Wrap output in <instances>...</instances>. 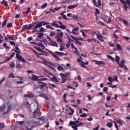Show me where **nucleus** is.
I'll use <instances>...</instances> for the list:
<instances>
[{
	"mask_svg": "<svg viewBox=\"0 0 130 130\" xmlns=\"http://www.w3.org/2000/svg\"><path fill=\"white\" fill-rule=\"evenodd\" d=\"M79 122H80V121L79 120H76V121H70L69 122V124H70V125H77Z\"/></svg>",
	"mask_w": 130,
	"mask_h": 130,
	"instance_id": "obj_9",
	"label": "nucleus"
},
{
	"mask_svg": "<svg viewBox=\"0 0 130 130\" xmlns=\"http://www.w3.org/2000/svg\"><path fill=\"white\" fill-rule=\"evenodd\" d=\"M74 50V53L75 54H76L77 56H79V55H80V53H79V50H78V48H77V47H75Z\"/></svg>",
	"mask_w": 130,
	"mask_h": 130,
	"instance_id": "obj_20",
	"label": "nucleus"
},
{
	"mask_svg": "<svg viewBox=\"0 0 130 130\" xmlns=\"http://www.w3.org/2000/svg\"><path fill=\"white\" fill-rule=\"evenodd\" d=\"M96 38L99 39V40H100L102 42H104V40H103V36L101 35H98L96 36Z\"/></svg>",
	"mask_w": 130,
	"mask_h": 130,
	"instance_id": "obj_12",
	"label": "nucleus"
},
{
	"mask_svg": "<svg viewBox=\"0 0 130 130\" xmlns=\"http://www.w3.org/2000/svg\"><path fill=\"white\" fill-rule=\"evenodd\" d=\"M78 5H70L68 6V9L69 10H72L73 9H75V8H76V7H77Z\"/></svg>",
	"mask_w": 130,
	"mask_h": 130,
	"instance_id": "obj_22",
	"label": "nucleus"
},
{
	"mask_svg": "<svg viewBox=\"0 0 130 130\" xmlns=\"http://www.w3.org/2000/svg\"><path fill=\"white\" fill-rule=\"evenodd\" d=\"M93 5L95 7H98L97 2L96 1V0H93Z\"/></svg>",
	"mask_w": 130,
	"mask_h": 130,
	"instance_id": "obj_61",
	"label": "nucleus"
},
{
	"mask_svg": "<svg viewBox=\"0 0 130 130\" xmlns=\"http://www.w3.org/2000/svg\"><path fill=\"white\" fill-rule=\"evenodd\" d=\"M87 41L88 43L92 42V41H94V42H96V39H88L87 40Z\"/></svg>",
	"mask_w": 130,
	"mask_h": 130,
	"instance_id": "obj_32",
	"label": "nucleus"
},
{
	"mask_svg": "<svg viewBox=\"0 0 130 130\" xmlns=\"http://www.w3.org/2000/svg\"><path fill=\"white\" fill-rule=\"evenodd\" d=\"M8 20H4L2 24V28H4V27H5V26H6V25H7V22Z\"/></svg>",
	"mask_w": 130,
	"mask_h": 130,
	"instance_id": "obj_27",
	"label": "nucleus"
},
{
	"mask_svg": "<svg viewBox=\"0 0 130 130\" xmlns=\"http://www.w3.org/2000/svg\"><path fill=\"white\" fill-rule=\"evenodd\" d=\"M95 64H98V66H101V64H105V63L103 61H96Z\"/></svg>",
	"mask_w": 130,
	"mask_h": 130,
	"instance_id": "obj_15",
	"label": "nucleus"
},
{
	"mask_svg": "<svg viewBox=\"0 0 130 130\" xmlns=\"http://www.w3.org/2000/svg\"><path fill=\"white\" fill-rule=\"evenodd\" d=\"M108 80L110 82V83H112L113 82V79H112V77H111V76L109 77Z\"/></svg>",
	"mask_w": 130,
	"mask_h": 130,
	"instance_id": "obj_51",
	"label": "nucleus"
},
{
	"mask_svg": "<svg viewBox=\"0 0 130 130\" xmlns=\"http://www.w3.org/2000/svg\"><path fill=\"white\" fill-rule=\"evenodd\" d=\"M62 36H63V32H58V34H57V35L55 37V38H62L61 37H62Z\"/></svg>",
	"mask_w": 130,
	"mask_h": 130,
	"instance_id": "obj_11",
	"label": "nucleus"
},
{
	"mask_svg": "<svg viewBox=\"0 0 130 130\" xmlns=\"http://www.w3.org/2000/svg\"><path fill=\"white\" fill-rule=\"evenodd\" d=\"M35 91H36V92H37V93H43L44 92V89H43V88H42L40 87H37L35 89Z\"/></svg>",
	"mask_w": 130,
	"mask_h": 130,
	"instance_id": "obj_6",
	"label": "nucleus"
},
{
	"mask_svg": "<svg viewBox=\"0 0 130 130\" xmlns=\"http://www.w3.org/2000/svg\"><path fill=\"white\" fill-rule=\"evenodd\" d=\"M57 42H60V43H62V38H56Z\"/></svg>",
	"mask_w": 130,
	"mask_h": 130,
	"instance_id": "obj_35",
	"label": "nucleus"
},
{
	"mask_svg": "<svg viewBox=\"0 0 130 130\" xmlns=\"http://www.w3.org/2000/svg\"><path fill=\"white\" fill-rule=\"evenodd\" d=\"M112 122H114L115 124V127L116 128L117 130H118V126L117 125V123H116L114 121H112Z\"/></svg>",
	"mask_w": 130,
	"mask_h": 130,
	"instance_id": "obj_44",
	"label": "nucleus"
},
{
	"mask_svg": "<svg viewBox=\"0 0 130 130\" xmlns=\"http://www.w3.org/2000/svg\"><path fill=\"white\" fill-rule=\"evenodd\" d=\"M50 24L53 27H55V28H60V29H62V30H66V28H67L66 25H64L63 23H62L60 21H58V24H59V25L57 24V21L55 20L54 21L53 23H51Z\"/></svg>",
	"mask_w": 130,
	"mask_h": 130,
	"instance_id": "obj_2",
	"label": "nucleus"
},
{
	"mask_svg": "<svg viewBox=\"0 0 130 130\" xmlns=\"http://www.w3.org/2000/svg\"><path fill=\"white\" fill-rule=\"evenodd\" d=\"M24 122H24V121H16V124L22 125V124H24Z\"/></svg>",
	"mask_w": 130,
	"mask_h": 130,
	"instance_id": "obj_26",
	"label": "nucleus"
},
{
	"mask_svg": "<svg viewBox=\"0 0 130 130\" xmlns=\"http://www.w3.org/2000/svg\"><path fill=\"white\" fill-rule=\"evenodd\" d=\"M57 70H58L59 72H60V71H63V68L62 67L59 66H58V67H57Z\"/></svg>",
	"mask_w": 130,
	"mask_h": 130,
	"instance_id": "obj_41",
	"label": "nucleus"
},
{
	"mask_svg": "<svg viewBox=\"0 0 130 130\" xmlns=\"http://www.w3.org/2000/svg\"><path fill=\"white\" fill-rule=\"evenodd\" d=\"M72 128H73L74 130H78V126L77 125H71Z\"/></svg>",
	"mask_w": 130,
	"mask_h": 130,
	"instance_id": "obj_36",
	"label": "nucleus"
},
{
	"mask_svg": "<svg viewBox=\"0 0 130 130\" xmlns=\"http://www.w3.org/2000/svg\"><path fill=\"white\" fill-rule=\"evenodd\" d=\"M32 78H31V80H32V81H36L37 82H38V84H45V82H43L42 81H47V78H41L39 79V78H43V76H37L34 74H32Z\"/></svg>",
	"mask_w": 130,
	"mask_h": 130,
	"instance_id": "obj_3",
	"label": "nucleus"
},
{
	"mask_svg": "<svg viewBox=\"0 0 130 130\" xmlns=\"http://www.w3.org/2000/svg\"><path fill=\"white\" fill-rule=\"evenodd\" d=\"M4 47H5V48H6V49H9V47L7 45V43H3V44Z\"/></svg>",
	"mask_w": 130,
	"mask_h": 130,
	"instance_id": "obj_54",
	"label": "nucleus"
},
{
	"mask_svg": "<svg viewBox=\"0 0 130 130\" xmlns=\"http://www.w3.org/2000/svg\"><path fill=\"white\" fill-rule=\"evenodd\" d=\"M40 24H36L35 25V26L32 28V32H38V30H37V28H40Z\"/></svg>",
	"mask_w": 130,
	"mask_h": 130,
	"instance_id": "obj_8",
	"label": "nucleus"
},
{
	"mask_svg": "<svg viewBox=\"0 0 130 130\" xmlns=\"http://www.w3.org/2000/svg\"><path fill=\"white\" fill-rule=\"evenodd\" d=\"M38 32H41V33H43L45 32L44 31V28L43 27H41L39 29V30H38Z\"/></svg>",
	"mask_w": 130,
	"mask_h": 130,
	"instance_id": "obj_50",
	"label": "nucleus"
},
{
	"mask_svg": "<svg viewBox=\"0 0 130 130\" xmlns=\"http://www.w3.org/2000/svg\"><path fill=\"white\" fill-rule=\"evenodd\" d=\"M55 53H56V54H58L59 55H64V54L63 52H58V51H56Z\"/></svg>",
	"mask_w": 130,
	"mask_h": 130,
	"instance_id": "obj_42",
	"label": "nucleus"
},
{
	"mask_svg": "<svg viewBox=\"0 0 130 130\" xmlns=\"http://www.w3.org/2000/svg\"><path fill=\"white\" fill-rule=\"evenodd\" d=\"M76 44H78L79 45H82V43L81 42H79L78 40L75 41Z\"/></svg>",
	"mask_w": 130,
	"mask_h": 130,
	"instance_id": "obj_63",
	"label": "nucleus"
},
{
	"mask_svg": "<svg viewBox=\"0 0 130 130\" xmlns=\"http://www.w3.org/2000/svg\"><path fill=\"white\" fill-rule=\"evenodd\" d=\"M47 77L50 79L51 82H53V83H60V81H58L55 75H53L52 77H50L49 76H47Z\"/></svg>",
	"mask_w": 130,
	"mask_h": 130,
	"instance_id": "obj_5",
	"label": "nucleus"
},
{
	"mask_svg": "<svg viewBox=\"0 0 130 130\" xmlns=\"http://www.w3.org/2000/svg\"><path fill=\"white\" fill-rule=\"evenodd\" d=\"M68 41L67 43L71 44V43H72V42H74V41H73V40H72V39H71V38H70V36H68Z\"/></svg>",
	"mask_w": 130,
	"mask_h": 130,
	"instance_id": "obj_28",
	"label": "nucleus"
},
{
	"mask_svg": "<svg viewBox=\"0 0 130 130\" xmlns=\"http://www.w3.org/2000/svg\"><path fill=\"white\" fill-rule=\"evenodd\" d=\"M48 86H49V87H50V86H51L53 88H56V85H55V84H54L49 83Z\"/></svg>",
	"mask_w": 130,
	"mask_h": 130,
	"instance_id": "obj_46",
	"label": "nucleus"
},
{
	"mask_svg": "<svg viewBox=\"0 0 130 130\" xmlns=\"http://www.w3.org/2000/svg\"><path fill=\"white\" fill-rule=\"evenodd\" d=\"M113 126V124L111 122H108L107 123V126H108V127H109L110 128H111V127H112Z\"/></svg>",
	"mask_w": 130,
	"mask_h": 130,
	"instance_id": "obj_33",
	"label": "nucleus"
},
{
	"mask_svg": "<svg viewBox=\"0 0 130 130\" xmlns=\"http://www.w3.org/2000/svg\"><path fill=\"white\" fill-rule=\"evenodd\" d=\"M40 88H41L42 89V88H44V87H46V83H43L41 85H39Z\"/></svg>",
	"mask_w": 130,
	"mask_h": 130,
	"instance_id": "obj_40",
	"label": "nucleus"
},
{
	"mask_svg": "<svg viewBox=\"0 0 130 130\" xmlns=\"http://www.w3.org/2000/svg\"><path fill=\"white\" fill-rule=\"evenodd\" d=\"M67 88L68 89H72V90H76V88H75L74 87H73L72 86H71V85H68L67 86Z\"/></svg>",
	"mask_w": 130,
	"mask_h": 130,
	"instance_id": "obj_60",
	"label": "nucleus"
},
{
	"mask_svg": "<svg viewBox=\"0 0 130 130\" xmlns=\"http://www.w3.org/2000/svg\"><path fill=\"white\" fill-rule=\"evenodd\" d=\"M126 5H127L129 7V9L130 10V1L129 0H126Z\"/></svg>",
	"mask_w": 130,
	"mask_h": 130,
	"instance_id": "obj_52",
	"label": "nucleus"
},
{
	"mask_svg": "<svg viewBox=\"0 0 130 130\" xmlns=\"http://www.w3.org/2000/svg\"><path fill=\"white\" fill-rule=\"evenodd\" d=\"M60 16H62V17L63 18V19H64V20H69V18L67 17V16L63 14V12H61L60 14Z\"/></svg>",
	"mask_w": 130,
	"mask_h": 130,
	"instance_id": "obj_17",
	"label": "nucleus"
},
{
	"mask_svg": "<svg viewBox=\"0 0 130 130\" xmlns=\"http://www.w3.org/2000/svg\"><path fill=\"white\" fill-rule=\"evenodd\" d=\"M61 79H62V81L61 82V84H63L66 83V82H67V79L66 78H62Z\"/></svg>",
	"mask_w": 130,
	"mask_h": 130,
	"instance_id": "obj_55",
	"label": "nucleus"
},
{
	"mask_svg": "<svg viewBox=\"0 0 130 130\" xmlns=\"http://www.w3.org/2000/svg\"><path fill=\"white\" fill-rule=\"evenodd\" d=\"M117 79H118V77H117V76L115 75L114 76V79H113V81H116V82H118V80H117Z\"/></svg>",
	"mask_w": 130,
	"mask_h": 130,
	"instance_id": "obj_59",
	"label": "nucleus"
},
{
	"mask_svg": "<svg viewBox=\"0 0 130 130\" xmlns=\"http://www.w3.org/2000/svg\"><path fill=\"white\" fill-rule=\"evenodd\" d=\"M37 35H38L37 37L38 38H42V37H43V35H44V34L41 32H37Z\"/></svg>",
	"mask_w": 130,
	"mask_h": 130,
	"instance_id": "obj_23",
	"label": "nucleus"
},
{
	"mask_svg": "<svg viewBox=\"0 0 130 130\" xmlns=\"http://www.w3.org/2000/svg\"><path fill=\"white\" fill-rule=\"evenodd\" d=\"M48 24H49V22H44V21H42L37 23V25H40V27H42V25H43V26H45V25H48Z\"/></svg>",
	"mask_w": 130,
	"mask_h": 130,
	"instance_id": "obj_10",
	"label": "nucleus"
},
{
	"mask_svg": "<svg viewBox=\"0 0 130 130\" xmlns=\"http://www.w3.org/2000/svg\"><path fill=\"white\" fill-rule=\"evenodd\" d=\"M106 56L107 57H108V58H110V59H111L112 61H114V58H113L110 55H107Z\"/></svg>",
	"mask_w": 130,
	"mask_h": 130,
	"instance_id": "obj_29",
	"label": "nucleus"
},
{
	"mask_svg": "<svg viewBox=\"0 0 130 130\" xmlns=\"http://www.w3.org/2000/svg\"><path fill=\"white\" fill-rule=\"evenodd\" d=\"M38 110H39V109L38 108V106H37V108L33 112V117H34V118H37V114H38Z\"/></svg>",
	"mask_w": 130,
	"mask_h": 130,
	"instance_id": "obj_7",
	"label": "nucleus"
},
{
	"mask_svg": "<svg viewBox=\"0 0 130 130\" xmlns=\"http://www.w3.org/2000/svg\"><path fill=\"white\" fill-rule=\"evenodd\" d=\"M5 127H6L5 124H2V122H1L0 123V128L1 129H3V128H5Z\"/></svg>",
	"mask_w": 130,
	"mask_h": 130,
	"instance_id": "obj_43",
	"label": "nucleus"
},
{
	"mask_svg": "<svg viewBox=\"0 0 130 130\" xmlns=\"http://www.w3.org/2000/svg\"><path fill=\"white\" fill-rule=\"evenodd\" d=\"M123 8L125 9V11H126V12H127V8L128 7H127V5H126V4L123 5Z\"/></svg>",
	"mask_w": 130,
	"mask_h": 130,
	"instance_id": "obj_56",
	"label": "nucleus"
},
{
	"mask_svg": "<svg viewBox=\"0 0 130 130\" xmlns=\"http://www.w3.org/2000/svg\"><path fill=\"white\" fill-rule=\"evenodd\" d=\"M113 37H114V38H115L116 39H118V36H117L115 34H113Z\"/></svg>",
	"mask_w": 130,
	"mask_h": 130,
	"instance_id": "obj_64",
	"label": "nucleus"
},
{
	"mask_svg": "<svg viewBox=\"0 0 130 130\" xmlns=\"http://www.w3.org/2000/svg\"><path fill=\"white\" fill-rule=\"evenodd\" d=\"M115 60L116 62L118 63V65L119 66V67H120V68H125V70H126L127 71H128V69L124 64V63H125V61L124 60V59H122V60H120V57L118 55H116ZM119 60H120V63H119Z\"/></svg>",
	"mask_w": 130,
	"mask_h": 130,
	"instance_id": "obj_1",
	"label": "nucleus"
},
{
	"mask_svg": "<svg viewBox=\"0 0 130 130\" xmlns=\"http://www.w3.org/2000/svg\"><path fill=\"white\" fill-rule=\"evenodd\" d=\"M70 37H71V38H72V39H73V40H75V41H77V40H79V39H78V38L73 36V35H70Z\"/></svg>",
	"mask_w": 130,
	"mask_h": 130,
	"instance_id": "obj_31",
	"label": "nucleus"
},
{
	"mask_svg": "<svg viewBox=\"0 0 130 130\" xmlns=\"http://www.w3.org/2000/svg\"><path fill=\"white\" fill-rule=\"evenodd\" d=\"M8 78H11L12 79H15V75L13 73H10Z\"/></svg>",
	"mask_w": 130,
	"mask_h": 130,
	"instance_id": "obj_38",
	"label": "nucleus"
},
{
	"mask_svg": "<svg viewBox=\"0 0 130 130\" xmlns=\"http://www.w3.org/2000/svg\"><path fill=\"white\" fill-rule=\"evenodd\" d=\"M11 110H12V107L11 106V105H10L8 106V109L7 111L5 113H4L3 114H6V113H10Z\"/></svg>",
	"mask_w": 130,
	"mask_h": 130,
	"instance_id": "obj_18",
	"label": "nucleus"
},
{
	"mask_svg": "<svg viewBox=\"0 0 130 130\" xmlns=\"http://www.w3.org/2000/svg\"><path fill=\"white\" fill-rule=\"evenodd\" d=\"M35 49H36L37 50H38V51H40L41 52H44L45 53H47L48 54V53H47V52H45L42 50H41V48H40V47H34Z\"/></svg>",
	"mask_w": 130,
	"mask_h": 130,
	"instance_id": "obj_14",
	"label": "nucleus"
},
{
	"mask_svg": "<svg viewBox=\"0 0 130 130\" xmlns=\"http://www.w3.org/2000/svg\"><path fill=\"white\" fill-rule=\"evenodd\" d=\"M71 17L75 20H78L79 19V17H78V16L76 15H72Z\"/></svg>",
	"mask_w": 130,
	"mask_h": 130,
	"instance_id": "obj_39",
	"label": "nucleus"
},
{
	"mask_svg": "<svg viewBox=\"0 0 130 130\" xmlns=\"http://www.w3.org/2000/svg\"><path fill=\"white\" fill-rule=\"evenodd\" d=\"M35 24H36V22H35V23H34L33 24L30 23L28 26H27L26 30H30V29L32 28V27H33V26H34V25H35Z\"/></svg>",
	"mask_w": 130,
	"mask_h": 130,
	"instance_id": "obj_16",
	"label": "nucleus"
},
{
	"mask_svg": "<svg viewBox=\"0 0 130 130\" xmlns=\"http://www.w3.org/2000/svg\"><path fill=\"white\" fill-rule=\"evenodd\" d=\"M108 91V88L107 87H105L103 89V92H107Z\"/></svg>",
	"mask_w": 130,
	"mask_h": 130,
	"instance_id": "obj_58",
	"label": "nucleus"
},
{
	"mask_svg": "<svg viewBox=\"0 0 130 130\" xmlns=\"http://www.w3.org/2000/svg\"><path fill=\"white\" fill-rule=\"evenodd\" d=\"M12 51H15V52H16V57L18 61H21V62H27L25 58H24L20 54L21 52H19V51H18L17 50L13 49Z\"/></svg>",
	"mask_w": 130,
	"mask_h": 130,
	"instance_id": "obj_4",
	"label": "nucleus"
},
{
	"mask_svg": "<svg viewBox=\"0 0 130 130\" xmlns=\"http://www.w3.org/2000/svg\"><path fill=\"white\" fill-rule=\"evenodd\" d=\"M16 67L17 69H20V70H21L22 69V65L20 64H17L16 65Z\"/></svg>",
	"mask_w": 130,
	"mask_h": 130,
	"instance_id": "obj_49",
	"label": "nucleus"
},
{
	"mask_svg": "<svg viewBox=\"0 0 130 130\" xmlns=\"http://www.w3.org/2000/svg\"><path fill=\"white\" fill-rule=\"evenodd\" d=\"M60 76L61 77V79H62V78H68L67 77V75H66V74L64 75L63 73H60Z\"/></svg>",
	"mask_w": 130,
	"mask_h": 130,
	"instance_id": "obj_45",
	"label": "nucleus"
},
{
	"mask_svg": "<svg viewBox=\"0 0 130 130\" xmlns=\"http://www.w3.org/2000/svg\"><path fill=\"white\" fill-rule=\"evenodd\" d=\"M69 109L71 110V112L69 113L68 114L69 115H73V114H74V112H75V111L74 110H73L71 108V107L68 108Z\"/></svg>",
	"mask_w": 130,
	"mask_h": 130,
	"instance_id": "obj_30",
	"label": "nucleus"
},
{
	"mask_svg": "<svg viewBox=\"0 0 130 130\" xmlns=\"http://www.w3.org/2000/svg\"><path fill=\"white\" fill-rule=\"evenodd\" d=\"M120 21H122L123 24H124V25H126L127 26H128V22L125 20V19H120Z\"/></svg>",
	"mask_w": 130,
	"mask_h": 130,
	"instance_id": "obj_21",
	"label": "nucleus"
},
{
	"mask_svg": "<svg viewBox=\"0 0 130 130\" xmlns=\"http://www.w3.org/2000/svg\"><path fill=\"white\" fill-rule=\"evenodd\" d=\"M46 28L47 29H51V30H54V28L50 25H47Z\"/></svg>",
	"mask_w": 130,
	"mask_h": 130,
	"instance_id": "obj_47",
	"label": "nucleus"
},
{
	"mask_svg": "<svg viewBox=\"0 0 130 130\" xmlns=\"http://www.w3.org/2000/svg\"><path fill=\"white\" fill-rule=\"evenodd\" d=\"M46 7H47V3H45L44 4H43L41 7V9H44Z\"/></svg>",
	"mask_w": 130,
	"mask_h": 130,
	"instance_id": "obj_53",
	"label": "nucleus"
},
{
	"mask_svg": "<svg viewBox=\"0 0 130 130\" xmlns=\"http://www.w3.org/2000/svg\"><path fill=\"white\" fill-rule=\"evenodd\" d=\"M50 43L52 46H56V47H57V43H56L55 42H53V41H52L51 42H50Z\"/></svg>",
	"mask_w": 130,
	"mask_h": 130,
	"instance_id": "obj_24",
	"label": "nucleus"
},
{
	"mask_svg": "<svg viewBox=\"0 0 130 130\" xmlns=\"http://www.w3.org/2000/svg\"><path fill=\"white\" fill-rule=\"evenodd\" d=\"M52 36H55V32H51L50 33V37H52Z\"/></svg>",
	"mask_w": 130,
	"mask_h": 130,
	"instance_id": "obj_57",
	"label": "nucleus"
},
{
	"mask_svg": "<svg viewBox=\"0 0 130 130\" xmlns=\"http://www.w3.org/2000/svg\"><path fill=\"white\" fill-rule=\"evenodd\" d=\"M6 109H7V106H6V105H3V106L0 107V111L2 112H5Z\"/></svg>",
	"mask_w": 130,
	"mask_h": 130,
	"instance_id": "obj_13",
	"label": "nucleus"
},
{
	"mask_svg": "<svg viewBox=\"0 0 130 130\" xmlns=\"http://www.w3.org/2000/svg\"><path fill=\"white\" fill-rule=\"evenodd\" d=\"M80 32H81V33H82V36H83V37H87V35H86V34H85L84 30L81 29Z\"/></svg>",
	"mask_w": 130,
	"mask_h": 130,
	"instance_id": "obj_48",
	"label": "nucleus"
},
{
	"mask_svg": "<svg viewBox=\"0 0 130 130\" xmlns=\"http://www.w3.org/2000/svg\"><path fill=\"white\" fill-rule=\"evenodd\" d=\"M27 25H24L22 27V29H21V31L23 32V31H24V30H27Z\"/></svg>",
	"mask_w": 130,
	"mask_h": 130,
	"instance_id": "obj_25",
	"label": "nucleus"
},
{
	"mask_svg": "<svg viewBox=\"0 0 130 130\" xmlns=\"http://www.w3.org/2000/svg\"><path fill=\"white\" fill-rule=\"evenodd\" d=\"M10 68H12V69H14L15 68V63L14 62H11L10 64Z\"/></svg>",
	"mask_w": 130,
	"mask_h": 130,
	"instance_id": "obj_37",
	"label": "nucleus"
},
{
	"mask_svg": "<svg viewBox=\"0 0 130 130\" xmlns=\"http://www.w3.org/2000/svg\"><path fill=\"white\" fill-rule=\"evenodd\" d=\"M1 5H4L5 7H8V4L7 1L5 2V0H3V1L1 3Z\"/></svg>",
	"mask_w": 130,
	"mask_h": 130,
	"instance_id": "obj_19",
	"label": "nucleus"
},
{
	"mask_svg": "<svg viewBox=\"0 0 130 130\" xmlns=\"http://www.w3.org/2000/svg\"><path fill=\"white\" fill-rule=\"evenodd\" d=\"M98 23L100 25H102V26H105V24L104 23L102 22V21H98Z\"/></svg>",
	"mask_w": 130,
	"mask_h": 130,
	"instance_id": "obj_62",
	"label": "nucleus"
},
{
	"mask_svg": "<svg viewBox=\"0 0 130 130\" xmlns=\"http://www.w3.org/2000/svg\"><path fill=\"white\" fill-rule=\"evenodd\" d=\"M116 47H117V49H119V50H122V48H121V46H120V45L119 44H117L116 45Z\"/></svg>",
	"mask_w": 130,
	"mask_h": 130,
	"instance_id": "obj_34",
	"label": "nucleus"
}]
</instances>
